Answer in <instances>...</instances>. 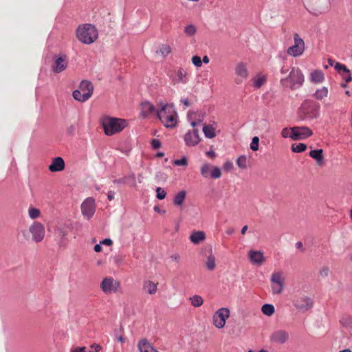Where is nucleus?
<instances>
[{
	"label": "nucleus",
	"instance_id": "obj_14",
	"mask_svg": "<svg viewBox=\"0 0 352 352\" xmlns=\"http://www.w3.org/2000/svg\"><path fill=\"white\" fill-rule=\"evenodd\" d=\"M312 131L307 126H294L293 140H304L311 136Z\"/></svg>",
	"mask_w": 352,
	"mask_h": 352
},
{
	"label": "nucleus",
	"instance_id": "obj_59",
	"mask_svg": "<svg viewBox=\"0 0 352 352\" xmlns=\"http://www.w3.org/2000/svg\"><path fill=\"white\" fill-rule=\"evenodd\" d=\"M94 249L96 252H100L102 250V247L100 244H96L95 245Z\"/></svg>",
	"mask_w": 352,
	"mask_h": 352
},
{
	"label": "nucleus",
	"instance_id": "obj_26",
	"mask_svg": "<svg viewBox=\"0 0 352 352\" xmlns=\"http://www.w3.org/2000/svg\"><path fill=\"white\" fill-rule=\"evenodd\" d=\"M329 95L328 88L326 87H322L320 89H318L316 92L314 94L313 96L316 100H322L324 98H327Z\"/></svg>",
	"mask_w": 352,
	"mask_h": 352
},
{
	"label": "nucleus",
	"instance_id": "obj_47",
	"mask_svg": "<svg viewBox=\"0 0 352 352\" xmlns=\"http://www.w3.org/2000/svg\"><path fill=\"white\" fill-rule=\"evenodd\" d=\"M173 164L176 166H187L188 164V160H187V158L186 157H183L182 159L180 160H175L173 161Z\"/></svg>",
	"mask_w": 352,
	"mask_h": 352
},
{
	"label": "nucleus",
	"instance_id": "obj_58",
	"mask_svg": "<svg viewBox=\"0 0 352 352\" xmlns=\"http://www.w3.org/2000/svg\"><path fill=\"white\" fill-rule=\"evenodd\" d=\"M206 155L211 158H214L216 157V154L213 151L206 152Z\"/></svg>",
	"mask_w": 352,
	"mask_h": 352
},
{
	"label": "nucleus",
	"instance_id": "obj_31",
	"mask_svg": "<svg viewBox=\"0 0 352 352\" xmlns=\"http://www.w3.org/2000/svg\"><path fill=\"white\" fill-rule=\"evenodd\" d=\"M203 132L207 138H213L216 136L214 128L210 125H204L203 126Z\"/></svg>",
	"mask_w": 352,
	"mask_h": 352
},
{
	"label": "nucleus",
	"instance_id": "obj_29",
	"mask_svg": "<svg viewBox=\"0 0 352 352\" xmlns=\"http://www.w3.org/2000/svg\"><path fill=\"white\" fill-rule=\"evenodd\" d=\"M177 78L175 82L177 83H186L187 72L182 68H179L176 72Z\"/></svg>",
	"mask_w": 352,
	"mask_h": 352
},
{
	"label": "nucleus",
	"instance_id": "obj_12",
	"mask_svg": "<svg viewBox=\"0 0 352 352\" xmlns=\"http://www.w3.org/2000/svg\"><path fill=\"white\" fill-rule=\"evenodd\" d=\"M289 338V333L283 329H278L272 332L270 336V340L272 343L283 344Z\"/></svg>",
	"mask_w": 352,
	"mask_h": 352
},
{
	"label": "nucleus",
	"instance_id": "obj_7",
	"mask_svg": "<svg viewBox=\"0 0 352 352\" xmlns=\"http://www.w3.org/2000/svg\"><path fill=\"white\" fill-rule=\"evenodd\" d=\"M230 315V311L228 308L222 307L219 309L212 316V323L214 326L218 329L223 328Z\"/></svg>",
	"mask_w": 352,
	"mask_h": 352
},
{
	"label": "nucleus",
	"instance_id": "obj_61",
	"mask_svg": "<svg viewBox=\"0 0 352 352\" xmlns=\"http://www.w3.org/2000/svg\"><path fill=\"white\" fill-rule=\"evenodd\" d=\"M118 340L122 343H124L126 342V338L122 336L118 337Z\"/></svg>",
	"mask_w": 352,
	"mask_h": 352
},
{
	"label": "nucleus",
	"instance_id": "obj_25",
	"mask_svg": "<svg viewBox=\"0 0 352 352\" xmlns=\"http://www.w3.org/2000/svg\"><path fill=\"white\" fill-rule=\"evenodd\" d=\"M324 79V74L320 70H314L310 74V80L314 83H320Z\"/></svg>",
	"mask_w": 352,
	"mask_h": 352
},
{
	"label": "nucleus",
	"instance_id": "obj_48",
	"mask_svg": "<svg viewBox=\"0 0 352 352\" xmlns=\"http://www.w3.org/2000/svg\"><path fill=\"white\" fill-rule=\"evenodd\" d=\"M192 63L195 66L197 67H200L202 65V61L201 60V58L198 56H192Z\"/></svg>",
	"mask_w": 352,
	"mask_h": 352
},
{
	"label": "nucleus",
	"instance_id": "obj_24",
	"mask_svg": "<svg viewBox=\"0 0 352 352\" xmlns=\"http://www.w3.org/2000/svg\"><path fill=\"white\" fill-rule=\"evenodd\" d=\"M309 156L316 160L318 165L321 166L324 164L322 149L311 150L309 152Z\"/></svg>",
	"mask_w": 352,
	"mask_h": 352
},
{
	"label": "nucleus",
	"instance_id": "obj_11",
	"mask_svg": "<svg viewBox=\"0 0 352 352\" xmlns=\"http://www.w3.org/2000/svg\"><path fill=\"white\" fill-rule=\"evenodd\" d=\"M293 303L298 309L301 311H307L313 307L312 300L305 295L296 297Z\"/></svg>",
	"mask_w": 352,
	"mask_h": 352
},
{
	"label": "nucleus",
	"instance_id": "obj_21",
	"mask_svg": "<svg viewBox=\"0 0 352 352\" xmlns=\"http://www.w3.org/2000/svg\"><path fill=\"white\" fill-rule=\"evenodd\" d=\"M234 72L236 75L242 79H247L249 75L247 65L243 62H239L236 65Z\"/></svg>",
	"mask_w": 352,
	"mask_h": 352
},
{
	"label": "nucleus",
	"instance_id": "obj_60",
	"mask_svg": "<svg viewBox=\"0 0 352 352\" xmlns=\"http://www.w3.org/2000/svg\"><path fill=\"white\" fill-rule=\"evenodd\" d=\"M170 258L173 261H178L179 259V256L177 254H175L170 256Z\"/></svg>",
	"mask_w": 352,
	"mask_h": 352
},
{
	"label": "nucleus",
	"instance_id": "obj_39",
	"mask_svg": "<svg viewBox=\"0 0 352 352\" xmlns=\"http://www.w3.org/2000/svg\"><path fill=\"white\" fill-rule=\"evenodd\" d=\"M291 148L294 153H301L307 149V145L304 143H299L298 144H293Z\"/></svg>",
	"mask_w": 352,
	"mask_h": 352
},
{
	"label": "nucleus",
	"instance_id": "obj_44",
	"mask_svg": "<svg viewBox=\"0 0 352 352\" xmlns=\"http://www.w3.org/2000/svg\"><path fill=\"white\" fill-rule=\"evenodd\" d=\"M258 142H259V138L256 136L252 138V142L250 144V148L254 151H258Z\"/></svg>",
	"mask_w": 352,
	"mask_h": 352
},
{
	"label": "nucleus",
	"instance_id": "obj_17",
	"mask_svg": "<svg viewBox=\"0 0 352 352\" xmlns=\"http://www.w3.org/2000/svg\"><path fill=\"white\" fill-rule=\"evenodd\" d=\"M248 258L253 264L258 265H262L265 260L263 252L259 250H250Z\"/></svg>",
	"mask_w": 352,
	"mask_h": 352
},
{
	"label": "nucleus",
	"instance_id": "obj_53",
	"mask_svg": "<svg viewBox=\"0 0 352 352\" xmlns=\"http://www.w3.org/2000/svg\"><path fill=\"white\" fill-rule=\"evenodd\" d=\"M112 241L110 239H105L102 241L100 242V244L111 245L112 244Z\"/></svg>",
	"mask_w": 352,
	"mask_h": 352
},
{
	"label": "nucleus",
	"instance_id": "obj_55",
	"mask_svg": "<svg viewBox=\"0 0 352 352\" xmlns=\"http://www.w3.org/2000/svg\"><path fill=\"white\" fill-rule=\"evenodd\" d=\"M296 247L301 250V252H304L305 249L303 248L302 243L298 241L296 243Z\"/></svg>",
	"mask_w": 352,
	"mask_h": 352
},
{
	"label": "nucleus",
	"instance_id": "obj_23",
	"mask_svg": "<svg viewBox=\"0 0 352 352\" xmlns=\"http://www.w3.org/2000/svg\"><path fill=\"white\" fill-rule=\"evenodd\" d=\"M138 347L140 352H158L146 339L140 340Z\"/></svg>",
	"mask_w": 352,
	"mask_h": 352
},
{
	"label": "nucleus",
	"instance_id": "obj_45",
	"mask_svg": "<svg viewBox=\"0 0 352 352\" xmlns=\"http://www.w3.org/2000/svg\"><path fill=\"white\" fill-rule=\"evenodd\" d=\"M156 192L157 199L162 200L166 197V192L162 188L157 187L156 189Z\"/></svg>",
	"mask_w": 352,
	"mask_h": 352
},
{
	"label": "nucleus",
	"instance_id": "obj_51",
	"mask_svg": "<svg viewBox=\"0 0 352 352\" xmlns=\"http://www.w3.org/2000/svg\"><path fill=\"white\" fill-rule=\"evenodd\" d=\"M102 291L106 294H109L112 292H116V287H102Z\"/></svg>",
	"mask_w": 352,
	"mask_h": 352
},
{
	"label": "nucleus",
	"instance_id": "obj_37",
	"mask_svg": "<svg viewBox=\"0 0 352 352\" xmlns=\"http://www.w3.org/2000/svg\"><path fill=\"white\" fill-rule=\"evenodd\" d=\"M248 159L245 155H241L236 160L237 166L242 169H246L248 168Z\"/></svg>",
	"mask_w": 352,
	"mask_h": 352
},
{
	"label": "nucleus",
	"instance_id": "obj_4",
	"mask_svg": "<svg viewBox=\"0 0 352 352\" xmlns=\"http://www.w3.org/2000/svg\"><path fill=\"white\" fill-rule=\"evenodd\" d=\"M29 233L32 234V240L36 243L41 242L45 236V228L44 226L37 221L34 222L29 228V230H23L21 234L25 240H28L30 238Z\"/></svg>",
	"mask_w": 352,
	"mask_h": 352
},
{
	"label": "nucleus",
	"instance_id": "obj_52",
	"mask_svg": "<svg viewBox=\"0 0 352 352\" xmlns=\"http://www.w3.org/2000/svg\"><path fill=\"white\" fill-rule=\"evenodd\" d=\"M283 287H271V291L272 294L278 295L282 292Z\"/></svg>",
	"mask_w": 352,
	"mask_h": 352
},
{
	"label": "nucleus",
	"instance_id": "obj_41",
	"mask_svg": "<svg viewBox=\"0 0 352 352\" xmlns=\"http://www.w3.org/2000/svg\"><path fill=\"white\" fill-rule=\"evenodd\" d=\"M330 272V269L327 265L322 266L318 271V276L322 278H327Z\"/></svg>",
	"mask_w": 352,
	"mask_h": 352
},
{
	"label": "nucleus",
	"instance_id": "obj_38",
	"mask_svg": "<svg viewBox=\"0 0 352 352\" xmlns=\"http://www.w3.org/2000/svg\"><path fill=\"white\" fill-rule=\"evenodd\" d=\"M206 267L209 270H213L216 266L215 263V257L212 254H210L208 258L206 263Z\"/></svg>",
	"mask_w": 352,
	"mask_h": 352
},
{
	"label": "nucleus",
	"instance_id": "obj_18",
	"mask_svg": "<svg viewBox=\"0 0 352 352\" xmlns=\"http://www.w3.org/2000/svg\"><path fill=\"white\" fill-rule=\"evenodd\" d=\"M65 166V162L61 157H56L52 159L51 164L49 166V170L54 172H59L64 170Z\"/></svg>",
	"mask_w": 352,
	"mask_h": 352
},
{
	"label": "nucleus",
	"instance_id": "obj_33",
	"mask_svg": "<svg viewBox=\"0 0 352 352\" xmlns=\"http://www.w3.org/2000/svg\"><path fill=\"white\" fill-rule=\"evenodd\" d=\"M171 47L168 44H162L160 46L157 53L160 54L163 57L167 56L171 52Z\"/></svg>",
	"mask_w": 352,
	"mask_h": 352
},
{
	"label": "nucleus",
	"instance_id": "obj_1",
	"mask_svg": "<svg viewBox=\"0 0 352 352\" xmlns=\"http://www.w3.org/2000/svg\"><path fill=\"white\" fill-rule=\"evenodd\" d=\"M161 109L157 111V116L166 128H173L176 126L177 113L173 106L168 104L160 103Z\"/></svg>",
	"mask_w": 352,
	"mask_h": 352
},
{
	"label": "nucleus",
	"instance_id": "obj_63",
	"mask_svg": "<svg viewBox=\"0 0 352 352\" xmlns=\"http://www.w3.org/2000/svg\"><path fill=\"white\" fill-rule=\"evenodd\" d=\"M226 234L231 235L234 232V230L233 228H229L226 231Z\"/></svg>",
	"mask_w": 352,
	"mask_h": 352
},
{
	"label": "nucleus",
	"instance_id": "obj_56",
	"mask_svg": "<svg viewBox=\"0 0 352 352\" xmlns=\"http://www.w3.org/2000/svg\"><path fill=\"white\" fill-rule=\"evenodd\" d=\"M147 292L150 294H155L157 292V287H149Z\"/></svg>",
	"mask_w": 352,
	"mask_h": 352
},
{
	"label": "nucleus",
	"instance_id": "obj_27",
	"mask_svg": "<svg viewBox=\"0 0 352 352\" xmlns=\"http://www.w3.org/2000/svg\"><path fill=\"white\" fill-rule=\"evenodd\" d=\"M90 348L94 349V351H87L85 346H80L72 349L71 352H99L102 349V346L99 344L94 343L90 346Z\"/></svg>",
	"mask_w": 352,
	"mask_h": 352
},
{
	"label": "nucleus",
	"instance_id": "obj_42",
	"mask_svg": "<svg viewBox=\"0 0 352 352\" xmlns=\"http://www.w3.org/2000/svg\"><path fill=\"white\" fill-rule=\"evenodd\" d=\"M294 126L292 128H284L281 131V135L284 138H290L293 140V133Z\"/></svg>",
	"mask_w": 352,
	"mask_h": 352
},
{
	"label": "nucleus",
	"instance_id": "obj_62",
	"mask_svg": "<svg viewBox=\"0 0 352 352\" xmlns=\"http://www.w3.org/2000/svg\"><path fill=\"white\" fill-rule=\"evenodd\" d=\"M201 61H202V63H208L210 61V59L207 56H204L203 57V59Z\"/></svg>",
	"mask_w": 352,
	"mask_h": 352
},
{
	"label": "nucleus",
	"instance_id": "obj_3",
	"mask_svg": "<svg viewBox=\"0 0 352 352\" xmlns=\"http://www.w3.org/2000/svg\"><path fill=\"white\" fill-rule=\"evenodd\" d=\"M104 133L107 135H113L120 133L126 126V122L124 119L111 117H104L101 120Z\"/></svg>",
	"mask_w": 352,
	"mask_h": 352
},
{
	"label": "nucleus",
	"instance_id": "obj_10",
	"mask_svg": "<svg viewBox=\"0 0 352 352\" xmlns=\"http://www.w3.org/2000/svg\"><path fill=\"white\" fill-rule=\"evenodd\" d=\"M96 210L95 200L91 197L87 198L81 204V212L84 217L90 219Z\"/></svg>",
	"mask_w": 352,
	"mask_h": 352
},
{
	"label": "nucleus",
	"instance_id": "obj_9",
	"mask_svg": "<svg viewBox=\"0 0 352 352\" xmlns=\"http://www.w3.org/2000/svg\"><path fill=\"white\" fill-rule=\"evenodd\" d=\"M200 173L201 175L205 177L208 178L210 176L213 179L220 178L221 176V170L217 166H214L209 163H204L200 167Z\"/></svg>",
	"mask_w": 352,
	"mask_h": 352
},
{
	"label": "nucleus",
	"instance_id": "obj_49",
	"mask_svg": "<svg viewBox=\"0 0 352 352\" xmlns=\"http://www.w3.org/2000/svg\"><path fill=\"white\" fill-rule=\"evenodd\" d=\"M223 168L226 171H230L233 168V164L232 162L228 161L224 163Z\"/></svg>",
	"mask_w": 352,
	"mask_h": 352
},
{
	"label": "nucleus",
	"instance_id": "obj_20",
	"mask_svg": "<svg viewBox=\"0 0 352 352\" xmlns=\"http://www.w3.org/2000/svg\"><path fill=\"white\" fill-rule=\"evenodd\" d=\"M141 110L142 115L144 118L148 116L149 115H152L155 113L157 115V110L155 109V106L151 104L150 102L145 101L142 102L141 104Z\"/></svg>",
	"mask_w": 352,
	"mask_h": 352
},
{
	"label": "nucleus",
	"instance_id": "obj_28",
	"mask_svg": "<svg viewBox=\"0 0 352 352\" xmlns=\"http://www.w3.org/2000/svg\"><path fill=\"white\" fill-rule=\"evenodd\" d=\"M129 181H131L132 182V186L133 187H136L137 185H136V183H135V175L133 173L128 175V176H125L122 178H120V179H115L113 181V183L114 184H128Z\"/></svg>",
	"mask_w": 352,
	"mask_h": 352
},
{
	"label": "nucleus",
	"instance_id": "obj_5",
	"mask_svg": "<svg viewBox=\"0 0 352 352\" xmlns=\"http://www.w3.org/2000/svg\"><path fill=\"white\" fill-rule=\"evenodd\" d=\"M94 91V87L90 81L82 80L79 88L77 90L73 91V97L75 100L79 102H85L92 95Z\"/></svg>",
	"mask_w": 352,
	"mask_h": 352
},
{
	"label": "nucleus",
	"instance_id": "obj_36",
	"mask_svg": "<svg viewBox=\"0 0 352 352\" xmlns=\"http://www.w3.org/2000/svg\"><path fill=\"white\" fill-rule=\"evenodd\" d=\"M28 212L29 217L32 219H36L41 215V211L38 208L33 206H30L28 208Z\"/></svg>",
	"mask_w": 352,
	"mask_h": 352
},
{
	"label": "nucleus",
	"instance_id": "obj_15",
	"mask_svg": "<svg viewBox=\"0 0 352 352\" xmlns=\"http://www.w3.org/2000/svg\"><path fill=\"white\" fill-rule=\"evenodd\" d=\"M184 141L188 146H195L197 145L201 141L199 130L195 129L192 131L186 133L184 135Z\"/></svg>",
	"mask_w": 352,
	"mask_h": 352
},
{
	"label": "nucleus",
	"instance_id": "obj_54",
	"mask_svg": "<svg viewBox=\"0 0 352 352\" xmlns=\"http://www.w3.org/2000/svg\"><path fill=\"white\" fill-rule=\"evenodd\" d=\"M115 192L113 191H109L107 194V198L109 201H111L114 199Z\"/></svg>",
	"mask_w": 352,
	"mask_h": 352
},
{
	"label": "nucleus",
	"instance_id": "obj_57",
	"mask_svg": "<svg viewBox=\"0 0 352 352\" xmlns=\"http://www.w3.org/2000/svg\"><path fill=\"white\" fill-rule=\"evenodd\" d=\"M182 102L184 104L186 107H188L190 105V102L188 98L182 100Z\"/></svg>",
	"mask_w": 352,
	"mask_h": 352
},
{
	"label": "nucleus",
	"instance_id": "obj_22",
	"mask_svg": "<svg viewBox=\"0 0 352 352\" xmlns=\"http://www.w3.org/2000/svg\"><path fill=\"white\" fill-rule=\"evenodd\" d=\"M270 281L272 284L283 286L285 283L284 273L281 271L274 272L271 276Z\"/></svg>",
	"mask_w": 352,
	"mask_h": 352
},
{
	"label": "nucleus",
	"instance_id": "obj_16",
	"mask_svg": "<svg viewBox=\"0 0 352 352\" xmlns=\"http://www.w3.org/2000/svg\"><path fill=\"white\" fill-rule=\"evenodd\" d=\"M67 60L65 55H63L56 59L54 64L52 67V69L55 73H60L67 67Z\"/></svg>",
	"mask_w": 352,
	"mask_h": 352
},
{
	"label": "nucleus",
	"instance_id": "obj_19",
	"mask_svg": "<svg viewBox=\"0 0 352 352\" xmlns=\"http://www.w3.org/2000/svg\"><path fill=\"white\" fill-rule=\"evenodd\" d=\"M206 236L204 231L194 230L189 236V240L195 245H198L206 240Z\"/></svg>",
	"mask_w": 352,
	"mask_h": 352
},
{
	"label": "nucleus",
	"instance_id": "obj_6",
	"mask_svg": "<svg viewBox=\"0 0 352 352\" xmlns=\"http://www.w3.org/2000/svg\"><path fill=\"white\" fill-rule=\"evenodd\" d=\"M280 82L283 85L286 82H289L290 88L295 89L300 87L303 84L304 76L299 68L292 67L289 75L282 78Z\"/></svg>",
	"mask_w": 352,
	"mask_h": 352
},
{
	"label": "nucleus",
	"instance_id": "obj_8",
	"mask_svg": "<svg viewBox=\"0 0 352 352\" xmlns=\"http://www.w3.org/2000/svg\"><path fill=\"white\" fill-rule=\"evenodd\" d=\"M294 45L287 49V53L291 56L297 57L304 53L305 49V42L297 33L294 34Z\"/></svg>",
	"mask_w": 352,
	"mask_h": 352
},
{
	"label": "nucleus",
	"instance_id": "obj_35",
	"mask_svg": "<svg viewBox=\"0 0 352 352\" xmlns=\"http://www.w3.org/2000/svg\"><path fill=\"white\" fill-rule=\"evenodd\" d=\"M261 311L263 314L270 316L274 314L275 309L272 305L270 304H265L261 307Z\"/></svg>",
	"mask_w": 352,
	"mask_h": 352
},
{
	"label": "nucleus",
	"instance_id": "obj_64",
	"mask_svg": "<svg viewBox=\"0 0 352 352\" xmlns=\"http://www.w3.org/2000/svg\"><path fill=\"white\" fill-rule=\"evenodd\" d=\"M248 228V226H244L241 230V234H245L246 233Z\"/></svg>",
	"mask_w": 352,
	"mask_h": 352
},
{
	"label": "nucleus",
	"instance_id": "obj_40",
	"mask_svg": "<svg viewBox=\"0 0 352 352\" xmlns=\"http://www.w3.org/2000/svg\"><path fill=\"white\" fill-rule=\"evenodd\" d=\"M190 300L191 301L192 305L196 307H200L204 302L203 298L197 295L193 296L190 298Z\"/></svg>",
	"mask_w": 352,
	"mask_h": 352
},
{
	"label": "nucleus",
	"instance_id": "obj_2",
	"mask_svg": "<svg viewBox=\"0 0 352 352\" xmlns=\"http://www.w3.org/2000/svg\"><path fill=\"white\" fill-rule=\"evenodd\" d=\"M76 36L81 43L89 45L98 38V31L95 26L86 23L78 26Z\"/></svg>",
	"mask_w": 352,
	"mask_h": 352
},
{
	"label": "nucleus",
	"instance_id": "obj_43",
	"mask_svg": "<svg viewBox=\"0 0 352 352\" xmlns=\"http://www.w3.org/2000/svg\"><path fill=\"white\" fill-rule=\"evenodd\" d=\"M197 32V28L194 25L190 24L185 27L184 32L188 36H193Z\"/></svg>",
	"mask_w": 352,
	"mask_h": 352
},
{
	"label": "nucleus",
	"instance_id": "obj_13",
	"mask_svg": "<svg viewBox=\"0 0 352 352\" xmlns=\"http://www.w3.org/2000/svg\"><path fill=\"white\" fill-rule=\"evenodd\" d=\"M306 9L312 14L318 16L327 12V8H323L318 0H308Z\"/></svg>",
	"mask_w": 352,
	"mask_h": 352
},
{
	"label": "nucleus",
	"instance_id": "obj_34",
	"mask_svg": "<svg viewBox=\"0 0 352 352\" xmlns=\"http://www.w3.org/2000/svg\"><path fill=\"white\" fill-rule=\"evenodd\" d=\"M266 81L265 75H258L253 79V85L256 88H260Z\"/></svg>",
	"mask_w": 352,
	"mask_h": 352
},
{
	"label": "nucleus",
	"instance_id": "obj_46",
	"mask_svg": "<svg viewBox=\"0 0 352 352\" xmlns=\"http://www.w3.org/2000/svg\"><path fill=\"white\" fill-rule=\"evenodd\" d=\"M335 69L338 72H346L347 74H349L350 72V71L346 68V67L344 65H342V64H341L340 63H336Z\"/></svg>",
	"mask_w": 352,
	"mask_h": 352
},
{
	"label": "nucleus",
	"instance_id": "obj_30",
	"mask_svg": "<svg viewBox=\"0 0 352 352\" xmlns=\"http://www.w3.org/2000/svg\"><path fill=\"white\" fill-rule=\"evenodd\" d=\"M186 192L185 190L179 191L175 195L173 200V203L175 206H182L186 199Z\"/></svg>",
	"mask_w": 352,
	"mask_h": 352
},
{
	"label": "nucleus",
	"instance_id": "obj_32",
	"mask_svg": "<svg viewBox=\"0 0 352 352\" xmlns=\"http://www.w3.org/2000/svg\"><path fill=\"white\" fill-rule=\"evenodd\" d=\"M120 283L113 279L112 277L104 278L100 283V286H120Z\"/></svg>",
	"mask_w": 352,
	"mask_h": 352
},
{
	"label": "nucleus",
	"instance_id": "obj_50",
	"mask_svg": "<svg viewBox=\"0 0 352 352\" xmlns=\"http://www.w3.org/2000/svg\"><path fill=\"white\" fill-rule=\"evenodd\" d=\"M151 145H152L153 148L157 149V148H160L161 147V142H160V141L159 140L153 139L151 141Z\"/></svg>",
	"mask_w": 352,
	"mask_h": 352
}]
</instances>
